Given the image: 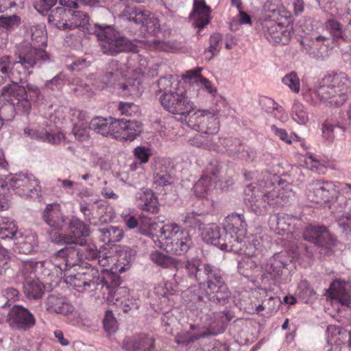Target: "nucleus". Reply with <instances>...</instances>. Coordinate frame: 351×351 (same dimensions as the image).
<instances>
[{"label": "nucleus", "mask_w": 351, "mask_h": 351, "mask_svg": "<svg viewBox=\"0 0 351 351\" xmlns=\"http://www.w3.org/2000/svg\"><path fill=\"white\" fill-rule=\"evenodd\" d=\"M90 125H89L88 122H83L80 123H74L72 134L75 137V139L79 142H86L90 138Z\"/></svg>", "instance_id": "8fccbe9b"}, {"label": "nucleus", "mask_w": 351, "mask_h": 351, "mask_svg": "<svg viewBox=\"0 0 351 351\" xmlns=\"http://www.w3.org/2000/svg\"><path fill=\"white\" fill-rule=\"evenodd\" d=\"M21 24V18L13 14L11 16H0V29L10 32L15 29Z\"/></svg>", "instance_id": "603ef678"}, {"label": "nucleus", "mask_w": 351, "mask_h": 351, "mask_svg": "<svg viewBox=\"0 0 351 351\" xmlns=\"http://www.w3.org/2000/svg\"><path fill=\"white\" fill-rule=\"evenodd\" d=\"M203 274L206 277V293L204 295L195 293L191 289L184 293L187 298L185 301L189 309L194 311L209 310L212 304L224 305L229 302L231 292L225 282L222 271L210 265L204 267Z\"/></svg>", "instance_id": "7ed1b4c3"}, {"label": "nucleus", "mask_w": 351, "mask_h": 351, "mask_svg": "<svg viewBox=\"0 0 351 351\" xmlns=\"http://www.w3.org/2000/svg\"><path fill=\"white\" fill-rule=\"evenodd\" d=\"M114 138L121 141H134L141 132L142 125L136 121L117 119Z\"/></svg>", "instance_id": "412c9836"}, {"label": "nucleus", "mask_w": 351, "mask_h": 351, "mask_svg": "<svg viewBox=\"0 0 351 351\" xmlns=\"http://www.w3.org/2000/svg\"><path fill=\"white\" fill-rule=\"evenodd\" d=\"M182 265L184 264L185 268L187 270L189 275H194L198 281L204 280V277L202 276L203 271L199 269L200 261L197 258H192L187 260L184 263H182Z\"/></svg>", "instance_id": "864d4df0"}, {"label": "nucleus", "mask_w": 351, "mask_h": 351, "mask_svg": "<svg viewBox=\"0 0 351 351\" xmlns=\"http://www.w3.org/2000/svg\"><path fill=\"white\" fill-rule=\"evenodd\" d=\"M297 294L306 303L315 297V292L310 287L306 280H302L298 284Z\"/></svg>", "instance_id": "4d7b16f0"}, {"label": "nucleus", "mask_w": 351, "mask_h": 351, "mask_svg": "<svg viewBox=\"0 0 351 351\" xmlns=\"http://www.w3.org/2000/svg\"><path fill=\"white\" fill-rule=\"evenodd\" d=\"M14 240L16 249L19 253L27 254L38 250L37 234L32 230L19 232Z\"/></svg>", "instance_id": "b1692460"}, {"label": "nucleus", "mask_w": 351, "mask_h": 351, "mask_svg": "<svg viewBox=\"0 0 351 351\" xmlns=\"http://www.w3.org/2000/svg\"><path fill=\"white\" fill-rule=\"evenodd\" d=\"M256 245L258 250L256 254L252 256H247V254L241 252H235L236 254H239L243 256V257L238 261V269L239 273L245 276H248L250 275L249 271L256 267V263L252 258L256 255L259 250L258 244H256Z\"/></svg>", "instance_id": "de8ad7c7"}, {"label": "nucleus", "mask_w": 351, "mask_h": 351, "mask_svg": "<svg viewBox=\"0 0 351 351\" xmlns=\"http://www.w3.org/2000/svg\"><path fill=\"white\" fill-rule=\"evenodd\" d=\"M297 219L287 214L277 213L270 216L269 226L270 228L278 234L291 233V226Z\"/></svg>", "instance_id": "c756f323"}, {"label": "nucleus", "mask_w": 351, "mask_h": 351, "mask_svg": "<svg viewBox=\"0 0 351 351\" xmlns=\"http://www.w3.org/2000/svg\"><path fill=\"white\" fill-rule=\"evenodd\" d=\"M16 61V62H19ZM16 62L12 63L11 58L8 56H5L0 58V85L4 83V82L7 79H14V72L12 71L11 66L12 65V69L16 67L18 68L19 65L21 64L19 63L18 64H14Z\"/></svg>", "instance_id": "37998d69"}, {"label": "nucleus", "mask_w": 351, "mask_h": 351, "mask_svg": "<svg viewBox=\"0 0 351 351\" xmlns=\"http://www.w3.org/2000/svg\"><path fill=\"white\" fill-rule=\"evenodd\" d=\"M77 259V252L63 248L58 250L51 260L36 261L30 259L21 261L18 274L23 281L38 278V274L51 278H62L63 271H67V266L75 264Z\"/></svg>", "instance_id": "39448f33"}, {"label": "nucleus", "mask_w": 351, "mask_h": 351, "mask_svg": "<svg viewBox=\"0 0 351 351\" xmlns=\"http://www.w3.org/2000/svg\"><path fill=\"white\" fill-rule=\"evenodd\" d=\"M119 110L122 115L132 116L138 111V107L133 103L121 102L119 105Z\"/></svg>", "instance_id": "338daca9"}, {"label": "nucleus", "mask_w": 351, "mask_h": 351, "mask_svg": "<svg viewBox=\"0 0 351 351\" xmlns=\"http://www.w3.org/2000/svg\"><path fill=\"white\" fill-rule=\"evenodd\" d=\"M332 304L348 306L351 303V285L346 281L335 280L328 289Z\"/></svg>", "instance_id": "4be33fe9"}, {"label": "nucleus", "mask_w": 351, "mask_h": 351, "mask_svg": "<svg viewBox=\"0 0 351 351\" xmlns=\"http://www.w3.org/2000/svg\"><path fill=\"white\" fill-rule=\"evenodd\" d=\"M290 114L291 119L300 125H306L309 121L307 108L298 100L294 101Z\"/></svg>", "instance_id": "79ce46f5"}, {"label": "nucleus", "mask_w": 351, "mask_h": 351, "mask_svg": "<svg viewBox=\"0 0 351 351\" xmlns=\"http://www.w3.org/2000/svg\"><path fill=\"white\" fill-rule=\"evenodd\" d=\"M134 155L141 163H146L152 155V151L149 147L138 146L134 149Z\"/></svg>", "instance_id": "0e129e2a"}, {"label": "nucleus", "mask_w": 351, "mask_h": 351, "mask_svg": "<svg viewBox=\"0 0 351 351\" xmlns=\"http://www.w3.org/2000/svg\"><path fill=\"white\" fill-rule=\"evenodd\" d=\"M219 112L217 108L197 109L189 114L187 124L199 132L213 135L219 130Z\"/></svg>", "instance_id": "f8f14e48"}, {"label": "nucleus", "mask_w": 351, "mask_h": 351, "mask_svg": "<svg viewBox=\"0 0 351 351\" xmlns=\"http://www.w3.org/2000/svg\"><path fill=\"white\" fill-rule=\"evenodd\" d=\"M216 178L215 173H213L212 176L204 174L193 186L195 194L197 197H205L213 186Z\"/></svg>", "instance_id": "a19ab883"}, {"label": "nucleus", "mask_w": 351, "mask_h": 351, "mask_svg": "<svg viewBox=\"0 0 351 351\" xmlns=\"http://www.w3.org/2000/svg\"><path fill=\"white\" fill-rule=\"evenodd\" d=\"M247 224L244 216L241 214H231L227 216L223 223V230L232 237V241L238 242L239 250L247 256L254 255L258 250L256 242L253 236L246 237Z\"/></svg>", "instance_id": "9d476101"}, {"label": "nucleus", "mask_w": 351, "mask_h": 351, "mask_svg": "<svg viewBox=\"0 0 351 351\" xmlns=\"http://www.w3.org/2000/svg\"><path fill=\"white\" fill-rule=\"evenodd\" d=\"M188 142L191 145L197 147L217 152L220 151L219 146L217 143H213L209 136H206L202 134H195L193 136L189 138Z\"/></svg>", "instance_id": "c03bdc74"}, {"label": "nucleus", "mask_w": 351, "mask_h": 351, "mask_svg": "<svg viewBox=\"0 0 351 351\" xmlns=\"http://www.w3.org/2000/svg\"><path fill=\"white\" fill-rule=\"evenodd\" d=\"M149 259L157 266L162 268H173L176 271H178L182 267V263L180 260L165 254L158 250L153 251L150 253Z\"/></svg>", "instance_id": "f704fd0d"}, {"label": "nucleus", "mask_w": 351, "mask_h": 351, "mask_svg": "<svg viewBox=\"0 0 351 351\" xmlns=\"http://www.w3.org/2000/svg\"><path fill=\"white\" fill-rule=\"evenodd\" d=\"M262 32L266 39L271 43H288L291 31L288 27L274 21H265L262 23Z\"/></svg>", "instance_id": "6ab92c4d"}, {"label": "nucleus", "mask_w": 351, "mask_h": 351, "mask_svg": "<svg viewBox=\"0 0 351 351\" xmlns=\"http://www.w3.org/2000/svg\"><path fill=\"white\" fill-rule=\"evenodd\" d=\"M24 293L28 298L36 299L41 297L43 286L38 278L23 281Z\"/></svg>", "instance_id": "a18cd8bd"}, {"label": "nucleus", "mask_w": 351, "mask_h": 351, "mask_svg": "<svg viewBox=\"0 0 351 351\" xmlns=\"http://www.w3.org/2000/svg\"><path fill=\"white\" fill-rule=\"evenodd\" d=\"M282 82L294 93H299L300 80L296 73L291 72L285 75L282 79Z\"/></svg>", "instance_id": "6e6d98bb"}, {"label": "nucleus", "mask_w": 351, "mask_h": 351, "mask_svg": "<svg viewBox=\"0 0 351 351\" xmlns=\"http://www.w3.org/2000/svg\"><path fill=\"white\" fill-rule=\"evenodd\" d=\"M202 67H197L187 71L183 75L182 81L172 75L161 77L158 80L159 92L163 93L160 100L167 110L173 114L186 117L195 109L191 99L198 98L201 90L214 98L218 96L217 88L202 75Z\"/></svg>", "instance_id": "f257e3e1"}, {"label": "nucleus", "mask_w": 351, "mask_h": 351, "mask_svg": "<svg viewBox=\"0 0 351 351\" xmlns=\"http://www.w3.org/2000/svg\"><path fill=\"white\" fill-rule=\"evenodd\" d=\"M325 27L334 40L339 39L348 40L350 39L346 28L335 19L332 18L327 20L325 23Z\"/></svg>", "instance_id": "e433bc0d"}, {"label": "nucleus", "mask_w": 351, "mask_h": 351, "mask_svg": "<svg viewBox=\"0 0 351 351\" xmlns=\"http://www.w3.org/2000/svg\"><path fill=\"white\" fill-rule=\"evenodd\" d=\"M19 234L18 226L15 221L6 217H0V238L12 239Z\"/></svg>", "instance_id": "58836bf2"}, {"label": "nucleus", "mask_w": 351, "mask_h": 351, "mask_svg": "<svg viewBox=\"0 0 351 351\" xmlns=\"http://www.w3.org/2000/svg\"><path fill=\"white\" fill-rule=\"evenodd\" d=\"M121 17L124 20L141 25L148 34L155 35L160 29L158 19L149 10L136 6H126L122 12Z\"/></svg>", "instance_id": "2eb2a0df"}, {"label": "nucleus", "mask_w": 351, "mask_h": 351, "mask_svg": "<svg viewBox=\"0 0 351 351\" xmlns=\"http://www.w3.org/2000/svg\"><path fill=\"white\" fill-rule=\"evenodd\" d=\"M221 40V36L220 34H215L210 36V46L209 47L205 50L204 55L205 58L208 60H211L214 56L219 51V43Z\"/></svg>", "instance_id": "bf43d9fd"}, {"label": "nucleus", "mask_w": 351, "mask_h": 351, "mask_svg": "<svg viewBox=\"0 0 351 351\" xmlns=\"http://www.w3.org/2000/svg\"><path fill=\"white\" fill-rule=\"evenodd\" d=\"M291 261L286 252L275 254L263 265V269L265 272L271 274L272 278L276 280L282 274V270L287 263Z\"/></svg>", "instance_id": "cd10ccee"}, {"label": "nucleus", "mask_w": 351, "mask_h": 351, "mask_svg": "<svg viewBox=\"0 0 351 351\" xmlns=\"http://www.w3.org/2000/svg\"><path fill=\"white\" fill-rule=\"evenodd\" d=\"M155 339L145 333L132 337H125L122 341L121 348L125 351H154Z\"/></svg>", "instance_id": "aec40b11"}, {"label": "nucleus", "mask_w": 351, "mask_h": 351, "mask_svg": "<svg viewBox=\"0 0 351 351\" xmlns=\"http://www.w3.org/2000/svg\"><path fill=\"white\" fill-rule=\"evenodd\" d=\"M108 70L105 75L101 77V85L97 84L99 88H104L105 86L115 82L119 75L126 77L127 75L123 73L122 68L119 67L117 61H112L109 64Z\"/></svg>", "instance_id": "4c0bfd02"}, {"label": "nucleus", "mask_w": 351, "mask_h": 351, "mask_svg": "<svg viewBox=\"0 0 351 351\" xmlns=\"http://www.w3.org/2000/svg\"><path fill=\"white\" fill-rule=\"evenodd\" d=\"M48 21L52 25L62 30L82 28L83 31L95 34L101 42L104 53L115 56L119 53L132 51L138 53V46L130 41L121 33L114 30L111 25L94 24L91 26L88 16L83 12L69 10L67 12L62 8H57L49 15Z\"/></svg>", "instance_id": "f03ea898"}, {"label": "nucleus", "mask_w": 351, "mask_h": 351, "mask_svg": "<svg viewBox=\"0 0 351 351\" xmlns=\"http://www.w3.org/2000/svg\"><path fill=\"white\" fill-rule=\"evenodd\" d=\"M223 230V228L217 224L209 223L202 228L201 237L205 243L217 246L222 250L237 252L239 243L232 241V237Z\"/></svg>", "instance_id": "4468645a"}, {"label": "nucleus", "mask_w": 351, "mask_h": 351, "mask_svg": "<svg viewBox=\"0 0 351 351\" xmlns=\"http://www.w3.org/2000/svg\"><path fill=\"white\" fill-rule=\"evenodd\" d=\"M90 230L79 219L73 217L69 223V233L63 239L65 243L79 244L82 246L86 243V239L89 236Z\"/></svg>", "instance_id": "5701e85b"}, {"label": "nucleus", "mask_w": 351, "mask_h": 351, "mask_svg": "<svg viewBox=\"0 0 351 351\" xmlns=\"http://www.w3.org/2000/svg\"><path fill=\"white\" fill-rule=\"evenodd\" d=\"M203 215L194 211L186 213L183 221L185 224L192 228H198L200 230L203 221Z\"/></svg>", "instance_id": "13d9d810"}, {"label": "nucleus", "mask_w": 351, "mask_h": 351, "mask_svg": "<svg viewBox=\"0 0 351 351\" xmlns=\"http://www.w3.org/2000/svg\"><path fill=\"white\" fill-rule=\"evenodd\" d=\"M136 204L143 210L156 213L158 211V199L150 190L141 191L136 193Z\"/></svg>", "instance_id": "2f4dec72"}, {"label": "nucleus", "mask_w": 351, "mask_h": 351, "mask_svg": "<svg viewBox=\"0 0 351 351\" xmlns=\"http://www.w3.org/2000/svg\"><path fill=\"white\" fill-rule=\"evenodd\" d=\"M117 258H114V263L108 267L110 270L119 273H123L128 270L133 261L135 256V251L128 247L119 246L116 248Z\"/></svg>", "instance_id": "bb28decb"}, {"label": "nucleus", "mask_w": 351, "mask_h": 351, "mask_svg": "<svg viewBox=\"0 0 351 351\" xmlns=\"http://www.w3.org/2000/svg\"><path fill=\"white\" fill-rule=\"evenodd\" d=\"M348 79L345 73L324 77L315 90L321 103L330 107H339L348 99Z\"/></svg>", "instance_id": "6e6552de"}, {"label": "nucleus", "mask_w": 351, "mask_h": 351, "mask_svg": "<svg viewBox=\"0 0 351 351\" xmlns=\"http://www.w3.org/2000/svg\"><path fill=\"white\" fill-rule=\"evenodd\" d=\"M171 182L172 177L166 169L162 168V163L158 162L154 173V184L157 186H165L170 185Z\"/></svg>", "instance_id": "49530a36"}, {"label": "nucleus", "mask_w": 351, "mask_h": 351, "mask_svg": "<svg viewBox=\"0 0 351 351\" xmlns=\"http://www.w3.org/2000/svg\"><path fill=\"white\" fill-rule=\"evenodd\" d=\"M43 219L46 223L55 230H59L64 224L65 219L58 204H48L43 213Z\"/></svg>", "instance_id": "7c9ffc66"}, {"label": "nucleus", "mask_w": 351, "mask_h": 351, "mask_svg": "<svg viewBox=\"0 0 351 351\" xmlns=\"http://www.w3.org/2000/svg\"><path fill=\"white\" fill-rule=\"evenodd\" d=\"M304 240L313 243L317 245L329 246L333 243L331 235L326 228L319 226L309 225L303 233Z\"/></svg>", "instance_id": "393cba45"}, {"label": "nucleus", "mask_w": 351, "mask_h": 351, "mask_svg": "<svg viewBox=\"0 0 351 351\" xmlns=\"http://www.w3.org/2000/svg\"><path fill=\"white\" fill-rule=\"evenodd\" d=\"M103 324L105 332L109 335L114 334L119 328L117 321L110 311L106 312Z\"/></svg>", "instance_id": "5fc2aeb1"}, {"label": "nucleus", "mask_w": 351, "mask_h": 351, "mask_svg": "<svg viewBox=\"0 0 351 351\" xmlns=\"http://www.w3.org/2000/svg\"><path fill=\"white\" fill-rule=\"evenodd\" d=\"M66 249H73L77 252V261L75 264L67 266V270L71 267L79 264L84 265L83 259L96 261L101 267H110L111 263H114V258L112 257L113 252L106 247H100L98 250L95 245H86L83 249L79 250L73 247H66ZM86 263L84 265H86Z\"/></svg>", "instance_id": "f3484780"}, {"label": "nucleus", "mask_w": 351, "mask_h": 351, "mask_svg": "<svg viewBox=\"0 0 351 351\" xmlns=\"http://www.w3.org/2000/svg\"><path fill=\"white\" fill-rule=\"evenodd\" d=\"M65 281L78 292H90L95 290L101 289L103 278L99 276V272L93 267L82 269L81 271L72 275L64 274Z\"/></svg>", "instance_id": "ddd939ff"}, {"label": "nucleus", "mask_w": 351, "mask_h": 351, "mask_svg": "<svg viewBox=\"0 0 351 351\" xmlns=\"http://www.w3.org/2000/svg\"><path fill=\"white\" fill-rule=\"evenodd\" d=\"M117 121V119L112 117H95L91 120L90 128L103 136L110 135L114 138Z\"/></svg>", "instance_id": "72a5a7b5"}, {"label": "nucleus", "mask_w": 351, "mask_h": 351, "mask_svg": "<svg viewBox=\"0 0 351 351\" xmlns=\"http://www.w3.org/2000/svg\"><path fill=\"white\" fill-rule=\"evenodd\" d=\"M57 2V0H36L34 8L40 13L50 10Z\"/></svg>", "instance_id": "774afa93"}, {"label": "nucleus", "mask_w": 351, "mask_h": 351, "mask_svg": "<svg viewBox=\"0 0 351 351\" xmlns=\"http://www.w3.org/2000/svg\"><path fill=\"white\" fill-rule=\"evenodd\" d=\"M46 311L49 313L62 314L67 315L73 313L74 306L64 296L51 294L49 295L45 302Z\"/></svg>", "instance_id": "a878e982"}, {"label": "nucleus", "mask_w": 351, "mask_h": 351, "mask_svg": "<svg viewBox=\"0 0 351 351\" xmlns=\"http://www.w3.org/2000/svg\"><path fill=\"white\" fill-rule=\"evenodd\" d=\"M340 184L324 180H312L306 186L305 195L310 202L320 205L333 202L339 195Z\"/></svg>", "instance_id": "9b49d317"}, {"label": "nucleus", "mask_w": 351, "mask_h": 351, "mask_svg": "<svg viewBox=\"0 0 351 351\" xmlns=\"http://www.w3.org/2000/svg\"><path fill=\"white\" fill-rule=\"evenodd\" d=\"M75 86L73 90L77 95L90 97L93 95V91L91 87L86 83H84L82 80L77 79L74 81Z\"/></svg>", "instance_id": "680f3d73"}, {"label": "nucleus", "mask_w": 351, "mask_h": 351, "mask_svg": "<svg viewBox=\"0 0 351 351\" xmlns=\"http://www.w3.org/2000/svg\"><path fill=\"white\" fill-rule=\"evenodd\" d=\"M278 178L268 172L258 182L246 186L244 201L247 208L257 215L267 213L268 206H281L286 204L283 193H280V185L274 186Z\"/></svg>", "instance_id": "20e7f679"}, {"label": "nucleus", "mask_w": 351, "mask_h": 351, "mask_svg": "<svg viewBox=\"0 0 351 351\" xmlns=\"http://www.w3.org/2000/svg\"><path fill=\"white\" fill-rule=\"evenodd\" d=\"M205 335V332H199L198 331L197 326L191 325L189 330L182 331L176 336V342L178 344L189 346Z\"/></svg>", "instance_id": "ea45409f"}, {"label": "nucleus", "mask_w": 351, "mask_h": 351, "mask_svg": "<svg viewBox=\"0 0 351 351\" xmlns=\"http://www.w3.org/2000/svg\"><path fill=\"white\" fill-rule=\"evenodd\" d=\"M40 141L53 145H58L65 141V134L60 131H47L42 130Z\"/></svg>", "instance_id": "3c124183"}, {"label": "nucleus", "mask_w": 351, "mask_h": 351, "mask_svg": "<svg viewBox=\"0 0 351 351\" xmlns=\"http://www.w3.org/2000/svg\"><path fill=\"white\" fill-rule=\"evenodd\" d=\"M69 119L75 123L88 122V115L85 111L77 108H71Z\"/></svg>", "instance_id": "69168bd1"}, {"label": "nucleus", "mask_w": 351, "mask_h": 351, "mask_svg": "<svg viewBox=\"0 0 351 351\" xmlns=\"http://www.w3.org/2000/svg\"><path fill=\"white\" fill-rule=\"evenodd\" d=\"M304 163L307 169L317 172L318 173H324V165L312 154H308L305 156Z\"/></svg>", "instance_id": "052dcab7"}, {"label": "nucleus", "mask_w": 351, "mask_h": 351, "mask_svg": "<svg viewBox=\"0 0 351 351\" xmlns=\"http://www.w3.org/2000/svg\"><path fill=\"white\" fill-rule=\"evenodd\" d=\"M154 243L167 252L181 254L190 248L192 239L187 230L176 223H170L162 227L160 238L154 239Z\"/></svg>", "instance_id": "1a4fd4ad"}, {"label": "nucleus", "mask_w": 351, "mask_h": 351, "mask_svg": "<svg viewBox=\"0 0 351 351\" xmlns=\"http://www.w3.org/2000/svg\"><path fill=\"white\" fill-rule=\"evenodd\" d=\"M123 230L119 227L109 226L98 230V237L104 243L120 241L123 237Z\"/></svg>", "instance_id": "c9c22d12"}, {"label": "nucleus", "mask_w": 351, "mask_h": 351, "mask_svg": "<svg viewBox=\"0 0 351 351\" xmlns=\"http://www.w3.org/2000/svg\"><path fill=\"white\" fill-rule=\"evenodd\" d=\"M210 8L206 5L204 0H194L193 12L190 19L193 25L197 28H203L210 22Z\"/></svg>", "instance_id": "c85d7f7f"}, {"label": "nucleus", "mask_w": 351, "mask_h": 351, "mask_svg": "<svg viewBox=\"0 0 351 351\" xmlns=\"http://www.w3.org/2000/svg\"><path fill=\"white\" fill-rule=\"evenodd\" d=\"M1 93L10 103L3 108L4 111L8 110L11 112L8 119H12L14 117V106L21 108L24 112L29 113L31 109V103L27 99V93L24 87L19 86L16 82H13L4 86Z\"/></svg>", "instance_id": "dca6fc26"}, {"label": "nucleus", "mask_w": 351, "mask_h": 351, "mask_svg": "<svg viewBox=\"0 0 351 351\" xmlns=\"http://www.w3.org/2000/svg\"><path fill=\"white\" fill-rule=\"evenodd\" d=\"M272 132L282 141L291 144L294 141H299V136L295 134L289 135L287 132L282 128H278L275 125L271 126Z\"/></svg>", "instance_id": "e2e57ef3"}, {"label": "nucleus", "mask_w": 351, "mask_h": 351, "mask_svg": "<svg viewBox=\"0 0 351 351\" xmlns=\"http://www.w3.org/2000/svg\"><path fill=\"white\" fill-rule=\"evenodd\" d=\"M19 195L27 198L38 197L41 187L32 174L16 173L4 179L0 176V209L5 210L9 206V187Z\"/></svg>", "instance_id": "423d86ee"}, {"label": "nucleus", "mask_w": 351, "mask_h": 351, "mask_svg": "<svg viewBox=\"0 0 351 351\" xmlns=\"http://www.w3.org/2000/svg\"><path fill=\"white\" fill-rule=\"evenodd\" d=\"M8 322L12 328L29 330L34 326L36 319L34 315L28 309L22 306H14L9 311Z\"/></svg>", "instance_id": "a211bd4d"}, {"label": "nucleus", "mask_w": 351, "mask_h": 351, "mask_svg": "<svg viewBox=\"0 0 351 351\" xmlns=\"http://www.w3.org/2000/svg\"><path fill=\"white\" fill-rule=\"evenodd\" d=\"M161 228L157 223L149 218L145 219L140 227L141 233L150 237L153 241L154 238L155 240H157V237L160 238Z\"/></svg>", "instance_id": "09e8293b"}, {"label": "nucleus", "mask_w": 351, "mask_h": 351, "mask_svg": "<svg viewBox=\"0 0 351 351\" xmlns=\"http://www.w3.org/2000/svg\"><path fill=\"white\" fill-rule=\"evenodd\" d=\"M32 43H24L18 47L16 55L19 62L25 69L33 68L38 62H46L49 56L43 49L46 47V29L43 24H37L31 27Z\"/></svg>", "instance_id": "0eeeda50"}, {"label": "nucleus", "mask_w": 351, "mask_h": 351, "mask_svg": "<svg viewBox=\"0 0 351 351\" xmlns=\"http://www.w3.org/2000/svg\"><path fill=\"white\" fill-rule=\"evenodd\" d=\"M128 290L126 287H111L104 281L101 283L100 291L104 299L106 300L110 304L119 306L123 300L122 297L128 295Z\"/></svg>", "instance_id": "473e14b6"}]
</instances>
